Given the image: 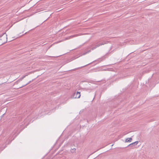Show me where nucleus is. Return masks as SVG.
I'll return each instance as SVG.
<instances>
[{
  "mask_svg": "<svg viewBox=\"0 0 159 159\" xmlns=\"http://www.w3.org/2000/svg\"><path fill=\"white\" fill-rule=\"evenodd\" d=\"M106 43H97L96 44H97L96 45H93V44L92 46H94L93 48H92L91 49L92 50H93L94 49H96L97 47H99V46H101L102 45H104Z\"/></svg>",
  "mask_w": 159,
  "mask_h": 159,
  "instance_id": "1",
  "label": "nucleus"
},
{
  "mask_svg": "<svg viewBox=\"0 0 159 159\" xmlns=\"http://www.w3.org/2000/svg\"><path fill=\"white\" fill-rule=\"evenodd\" d=\"M80 93L77 92L76 93H75L72 95L73 98H79L80 96Z\"/></svg>",
  "mask_w": 159,
  "mask_h": 159,
  "instance_id": "2",
  "label": "nucleus"
},
{
  "mask_svg": "<svg viewBox=\"0 0 159 159\" xmlns=\"http://www.w3.org/2000/svg\"><path fill=\"white\" fill-rule=\"evenodd\" d=\"M138 141H135V142H134L130 144H129L128 146H130L131 147H132L133 146H135V145H136L138 143Z\"/></svg>",
  "mask_w": 159,
  "mask_h": 159,
  "instance_id": "3",
  "label": "nucleus"
},
{
  "mask_svg": "<svg viewBox=\"0 0 159 159\" xmlns=\"http://www.w3.org/2000/svg\"><path fill=\"white\" fill-rule=\"evenodd\" d=\"M7 35L5 33H4L0 37V40H2L3 39H5L6 38Z\"/></svg>",
  "mask_w": 159,
  "mask_h": 159,
  "instance_id": "4",
  "label": "nucleus"
},
{
  "mask_svg": "<svg viewBox=\"0 0 159 159\" xmlns=\"http://www.w3.org/2000/svg\"><path fill=\"white\" fill-rule=\"evenodd\" d=\"M132 140V139L131 138H127L125 141V142H131Z\"/></svg>",
  "mask_w": 159,
  "mask_h": 159,
  "instance_id": "5",
  "label": "nucleus"
},
{
  "mask_svg": "<svg viewBox=\"0 0 159 159\" xmlns=\"http://www.w3.org/2000/svg\"><path fill=\"white\" fill-rule=\"evenodd\" d=\"M76 149L74 148H71L70 150V152L72 153H74L75 152Z\"/></svg>",
  "mask_w": 159,
  "mask_h": 159,
  "instance_id": "6",
  "label": "nucleus"
},
{
  "mask_svg": "<svg viewBox=\"0 0 159 159\" xmlns=\"http://www.w3.org/2000/svg\"><path fill=\"white\" fill-rule=\"evenodd\" d=\"M89 65V64H87V65H85V66H82V67H79V68H76V69H79L81 68H82V67H85V66H87V65Z\"/></svg>",
  "mask_w": 159,
  "mask_h": 159,
  "instance_id": "7",
  "label": "nucleus"
},
{
  "mask_svg": "<svg viewBox=\"0 0 159 159\" xmlns=\"http://www.w3.org/2000/svg\"><path fill=\"white\" fill-rule=\"evenodd\" d=\"M9 141H10V139L9 140ZM6 143L7 144H8L9 143V141L6 142Z\"/></svg>",
  "mask_w": 159,
  "mask_h": 159,
  "instance_id": "8",
  "label": "nucleus"
},
{
  "mask_svg": "<svg viewBox=\"0 0 159 159\" xmlns=\"http://www.w3.org/2000/svg\"><path fill=\"white\" fill-rule=\"evenodd\" d=\"M29 83H30V82H29V83H27L26 84H25V85L23 86L22 87H24V86H25V85H27Z\"/></svg>",
  "mask_w": 159,
  "mask_h": 159,
  "instance_id": "9",
  "label": "nucleus"
},
{
  "mask_svg": "<svg viewBox=\"0 0 159 159\" xmlns=\"http://www.w3.org/2000/svg\"><path fill=\"white\" fill-rule=\"evenodd\" d=\"M25 77V76H23L22 78H21V79H20V80H22V79H23Z\"/></svg>",
  "mask_w": 159,
  "mask_h": 159,
  "instance_id": "10",
  "label": "nucleus"
},
{
  "mask_svg": "<svg viewBox=\"0 0 159 159\" xmlns=\"http://www.w3.org/2000/svg\"><path fill=\"white\" fill-rule=\"evenodd\" d=\"M5 42V41L4 42H3V43H4Z\"/></svg>",
  "mask_w": 159,
  "mask_h": 159,
  "instance_id": "11",
  "label": "nucleus"
},
{
  "mask_svg": "<svg viewBox=\"0 0 159 159\" xmlns=\"http://www.w3.org/2000/svg\"><path fill=\"white\" fill-rule=\"evenodd\" d=\"M74 36H72V37H74Z\"/></svg>",
  "mask_w": 159,
  "mask_h": 159,
  "instance_id": "12",
  "label": "nucleus"
},
{
  "mask_svg": "<svg viewBox=\"0 0 159 159\" xmlns=\"http://www.w3.org/2000/svg\"><path fill=\"white\" fill-rule=\"evenodd\" d=\"M26 33H27V32H25V34H26Z\"/></svg>",
  "mask_w": 159,
  "mask_h": 159,
  "instance_id": "13",
  "label": "nucleus"
}]
</instances>
